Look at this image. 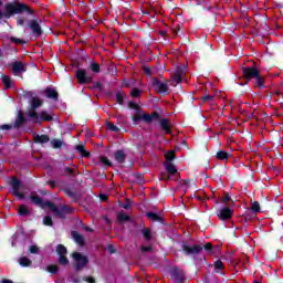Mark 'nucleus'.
<instances>
[{
	"label": "nucleus",
	"mask_w": 283,
	"mask_h": 283,
	"mask_svg": "<svg viewBox=\"0 0 283 283\" xmlns=\"http://www.w3.org/2000/svg\"><path fill=\"white\" fill-rule=\"evenodd\" d=\"M43 105V101L39 97H33L31 101V108L28 111V116L33 123H41V120H52V113L42 111L40 114L36 109Z\"/></svg>",
	"instance_id": "f257e3e1"
},
{
	"label": "nucleus",
	"mask_w": 283,
	"mask_h": 283,
	"mask_svg": "<svg viewBox=\"0 0 283 283\" xmlns=\"http://www.w3.org/2000/svg\"><path fill=\"white\" fill-rule=\"evenodd\" d=\"M30 199H31V202L33 205H36L38 207H42V208L43 207H49L55 213V216H59V218H65V213L71 212L70 208H67V206L56 207L52 202H43V199H41L36 195H31Z\"/></svg>",
	"instance_id": "f03ea898"
},
{
	"label": "nucleus",
	"mask_w": 283,
	"mask_h": 283,
	"mask_svg": "<svg viewBox=\"0 0 283 283\" xmlns=\"http://www.w3.org/2000/svg\"><path fill=\"white\" fill-rule=\"evenodd\" d=\"M23 10H25V6L23 4L9 3L6 6L4 12L0 11V19H10L12 14H20Z\"/></svg>",
	"instance_id": "7ed1b4c3"
},
{
	"label": "nucleus",
	"mask_w": 283,
	"mask_h": 283,
	"mask_svg": "<svg viewBox=\"0 0 283 283\" xmlns=\"http://www.w3.org/2000/svg\"><path fill=\"white\" fill-rule=\"evenodd\" d=\"M72 258L74 260V271H81L83 269H85V266H87V256L78 253V252H74L72 254Z\"/></svg>",
	"instance_id": "20e7f679"
},
{
	"label": "nucleus",
	"mask_w": 283,
	"mask_h": 283,
	"mask_svg": "<svg viewBox=\"0 0 283 283\" xmlns=\"http://www.w3.org/2000/svg\"><path fill=\"white\" fill-rule=\"evenodd\" d=\"M56 253L59 255V262L61 264H63L64 266L70 264L67 256H65L67 255V249L65 248V245H62V244L57 245Z\"/></svg>",
	"instance_id": "39448f33"
},
{
	"label": "nucleus",
	"mask_w": 283,
	"mask_h": 283,
	"mask_svg": "<svg viewBox=\"0 0 283 283\" xmlns=\"http://www.w3.org/2000/svg\"><path fill=\"white\" fill-rule=\"evenodd\" d=\"M11 187H12V193L13 196H17V198H20V200H23L25 196H23V192H20L19 189H22L23 186H21V181L17 178H12L11 180Z\"/></svg>",
	"instance_id": "423d86ee"
},
{
	"label": "nucleus",
	"mask_w": 283,
	"mask_h": 283,
	"mask_svg": "<svg viewBox=\"0 0 283 283\" xmlns=\"http://www.w3.org/2000/svg\"><path fill=\"white\" fill-rule=\"evenodd\" d=\"M76 78L81 85L85 83H92V75H90V73H87L85 70H77Z\"/></svg>",
	"instance_id": "0eeeda50"
},
{
	"label": "nucleus",
	"mask_w": 283,
	"mask_h": 283,
	"mask_svg": "<svg viewBox=\"0 0 283 283\" xmlns=\"http://www.w3.org/2000/svg\"><path fill=\"white\" fill-rule=\"evenodd\" d=\"M153 86L159 94H166V92L169 90L167 82H161L158 80L153 81Z\"/></svg>",
	"instance_id": "6e6552de"
},
{
	"label": "nucleus",
	"mask_w": 283,
	"mask_h": 283,
	"mask_svg": "<svg viewBox=\"0 0 283 283\" xmlns=\"http://www.w3.org/2000/svg\"><path fill=\"white\" fill-rule=\"evenodd\" d=\"M12 72L14 76H21L25 72V65L22 62H14L12 64Z\"/></svg>",
	"instance_id": "1a4fd4ad"
},
{
	"label": "nucleus",
	"mask_w": 283,
	"mask_h": 283,
	"mask_svg": "<svg viewBox=\"0 0 283 283\" xmlns=\"http://www.w3.org/2000/svg\"><path fill=\"white\" fill-rule=\"evenodd\" d=\"M243 75L245 76V78H249V81H251V78H258V76H260V71L253 67L243 69Z\"/></svg>",
	"instance_id": "9d476101"
},
{
	"label": "nucleus",
	"mask_w": 283,
	"mask_h": 283,
	"mask_svg": "<svg viewBox=\"0 0 283 283\" xmlns=\"http://www.w3.org/2000/svg\"><path fill=\"white\" fill-rule=\"evenodd\" d=\"M233 216V210L230 208H222L218 211V218L220 220H229Z\"/></svg>",
	"instance_id": "9b49d317"
},
{
	"label": "nucleus",
	"mask_w": 283,
	"mask_h": 283,
	"mask_svg": "<svg viewBox=\"0 0 283 283\" xmlns=\"http://www.w3.org/2000/svg\"><path fill=\"white\" fill-rule=\"evenodd\" d=\"M184 251L188 254V255H193V253H200V251H202V247L200 245H187L184 244Z\"/></svg>",
	"instance_id": "f8f14e48"
},
{
	"label": "nucleus",
	"mask_w": 283,
	"mask_h": 283,
	"mask_svg": "<svg viewBox=\"0 0 283 283\" xmlns=\"http://www.w3.org/2000/svg\"><path fill=\"white\" fill-rule=\"evenodd\" d=\"M30 29L32 30L35 36H41V25L35 20L30 22Z\"/></svg>",
	"instance_id": "ddd939ff"
},
{
	"label": "nucleus",
	"mask_w": 283,
	"mask_h": 283,
	"mask_svg": "<svg viewBox=\"0 0 283 283\" xmlns=\"http://www.w3.org/2000/svg\"><path fill=\"white\" fill-rule=\"evenodd\" d=\"M182 76H185V70L178 67L175 71V74L172 75V78H174L175 83H181L182 82Z\"/></svg>",
	"instance_id": "4468645a"
},
{
	"label": "nucleus",
	"mask_w": 283,
	"mask_h": 283,
	"mask_svg": "<svg viewBox=\"0 0 283 283\" xmlns=\"http://www.w3.org/2000/svg\"><path fill=\"white\" fill-rule=\"evenodd\" d=\"M34 140L35 143L43 145L45 143H50V137L48 135H35Z\"/></svg>",
	"instance_id": "2eb2a0df"
},
{
	"label": "nucleus",
	"mask_w": 283,
	"mask_h": 283,
	"mask_svg": "<svg viewBox=\"0 0 283 283\" xmlns=\"http://www.w3.org/2000/svg\"><path fill=\"white\" fill-rule=\"evenodd\" d=\"M160 125H161V129H164L166 134L171 133V124H169V120L161 119Z\"/></svg>",
	"instance_id": "dca6fc26"
},
{
	"label": "nucleus",
	"mask_w": 283,
	"mask_h": 283,
	"mask_svg": "<svg viewBox=\"0 0 283 283\" xmlns=\"http://www.w3.org/2000/svg\"><path fill=\"white\" fill-rule=\"evenodd\" d=\"M2 83L6 90H10V87H12L13 85L12 78H10V76L8 75H2Z\"/></svg>",
	"instance_id": "f3484780"
},
{
	"label": "nucleus",
	"mask_w": 283,
	"mask_h": 283,
	"mask_svg": "<svg viewBox=\"0 0 283 283\" xmlns=\"http://www.w3.org/2000/svg\"><path fill=\"white\" fill-rule=\"evenodd\" d=\"M166 170L168 171V174H170L171 176H174V174H177L178 169H176V166H174V164H171L170 161H167L165 164Z\"/></svg>",
	"instance_id": "a211bd4d"
},
{
	"label": "nucleus",
	"mask_w": 283,
	"mask_h": 283,
	"mask_svg": "<svg viewBox=\"0 0 283 283\" xmlns=\"http://www.w3.org/2000/svg\"><path fill=\"white\" fill-rule=\"evenodd\" d=\"M72 238L76 242V244H80V247H82V244L84 242L83 235L78 234V232H76V231H73L72 232Z\"/></svg>",
	"instance_id": "6ab92c4d"
},
{
	"label": "nucleus",
	"mask_w": 283,
	"mask_h": 283,
	"mask_svg": "<svg viewBox=\"0 0 283 283\" xmlns=\"http://www.w3.org/2000/svg\"><path fill=\"white\" fill-rule=\"evenodd\" d=\"M45 95L48 98H57L59 93H56V90H54V88H46Z\"/></svg>",
	"instance_id": "aec40b11"
},
{
	"label": "nucleus",
	"mask_w": 283,
	"mask_h": 283,
	"mask_svg": "<svg viewBox=\"0 0 283 283\" xmlns=\"http://www.w3.org/2000/svg\"><path fill=\"white\" fill-rule=\"evenodd\" d=\"M51 146L53 147V149H61L63 147V140L53 139L51 140Z\"/></svg>",
	"instance_id": "412c9836"
},
{
	"label": "nucleus",
	"mask_w": 283,
	"mask_h": 283,
	"mask_svg": "<svg viewBox=\"0 0 283 283\" xmlns=\"http://www.w3.org/2000/svg\"><path fill=\"white\" fill-rule=\"evenodd\" d=\"M23 123H25V116L23 115V113L19 112L15 119V125L17 127H19V125H23Z\"/></svg>",
	"instance_id": "4be33fe9"
},
{
	"label": "nucleus",
	"mask_w": 283,
	"mask_h": 283,
	"mask_svg": "<svg viewBox=\"0 0 283 283\" xmlns=\"http://www.w3.org/2000/svg\"><path fill=\"white\" fill-rule=\"evenodd\" d=\"M20 266H30L32 264V261L25 256H22L19 259Z\"/></svg>",
	"instance_id": "5701e85b"
},
{
	"label": "nucleus",
	"mask_w": 283,
	"mask_h": 283,
	"mask_svg": "<svg viewBox=\"0 0 283 283\" xmlns=\"http://www.w3.org/2000/svg\"><path fill=\"white\" fill-rule=\"evenodd\" d=\"M115 160H117V163H123V160H125V153H123V150L116 151Z\"/></svg>",
	"instance_id": "b1692460"
},
{
	"label": "nucleus",
	"mask_w": 283,
	"mask_h": 283,
	"mask_svg": "<svg viewBox=\"0 0 283 283\" xmlns=\"http://www.w3.org/2000/svg\"><path fill=\"white\" fill-rule=\"evenodd\" d=\"M217 158L219 160H228L229 159V154L223 151V150H220L217 153Z\"/></svg>",
	"instance_id": "393cba45"
},
{
	"label": "nucleus",
	"mask_w": 283,
	"mask_h": 283,
	"mask_svg": "<svg viewBox=\"0 0 283 283\" xmlns=\"http://www.w3.org/2000/svg\"><path fill=\"white\" fill-rule=\"evenodd\" d=\"M19 216H28L30 213V210L25 207V205L20 206L18 209Z\"/></svg>",
	"instance_id": "a878e982"
},
{
	"label": "nucleus",
	"mask_w": 283,
	"mask_h": 283,
	"mask_svg": "<svg viewBox=\"0 0 283 283\" xmlns=\"http://www.w3.org/2000/svg\"><path fill=\"white\" fill-rule=\"evenodd\" d=\"M106 129L108 132H119V128L116 125H114L112 122L106 123Z\"/></svg>",
	"instance_id": "bb28decb"
},
{
	"label": "nucleus",
	"mask_w": 283,
	"mask_h": 283,
	"mask_svg": "<svg viewBox=\"0 0 283 283\" xmlns=\"http://www.w3.org/2000/svg\"><path fill=\"white\" fill-rule=\"evenodd\" d=\"M165 156L167 163H171V160L176 159V153H174V150L168 151Z\"/></svg>",
	"instance_id": "cd10ccee"
},
{
	"label": "nucleus",
	"mask_w": 283,
	"mask_h": 283,
	"mask_svg": "<svg viewBox=\"0 0 283 283\" xmlns=\"http://www.w3.org/2000/svg\"><path fill=\"white\" fill-rule=\"evenodd\" d=\"M116 101L119 105H123V101H125V93H123V92L117 93Z\"/></svg>",
	"instance_id": "c85d7f7f"
},
{
	"label": "nucleus",
	"mask_w": 283,
	"mask_h": 283,
	"mask_svg": "<svg viewBox=\"0 0 283 283\" xmlns=\"http://www.w3.org/2000/svg\"><path fill=\"white\" fill-rule=\"evenodd\" d=\"M99 160H101L102 165H105V167H111L112 166V163L109 161V159H107V157L102 156L99 158Z\"/></svg>",
	"instance_id": "c756f323"
},
{
	"label": "nucleus",
	"mask_w": 283,
	"mask_h": 283,
	"mask_svg": "<svg viewBox=\"0 0 283 283\" xmlns=\"http://www.w3.org/2000/svg\"><path fill=\"white\" fill-rule=\"evenodd\" d=\"M77 151H80V154H82V156H90V154H87V151H85V146L83 145H78L76 146Z\"/></svg>",
	"instance_id": "7c9ffc66"
},
{
	"label": "nucleus",
	"mask_w": 283,
	"mask_h": 283,
	"mask_svg": "<svg viewBox=\"0 0 283 283\" xmlns=\"http://www.w3.org/2000/svg\"><path fill=\"white\" fill-rule=\"evenodd\" d=\"M91 70H92V72L98 73V72H101V66L98 64H96L95 62H92Z\"/></svg>",
	"instance_id": "2f4dec72"
},
{
	"label": "nucleus",
	"mask_w": 283,
	"mask_h": 283,
	"mask_svg": "<svg viewBox=\"0 0 283 283\" xmlns=\"http://www.w3.org/2000/svg\"><path fill=\"white\" fill-rule=\"evenodd\" d=\"M252 211H254V213H260V202L254 201L252 203Z\"/></svg>",
	"instance_id": "473e14b6"
},
{
	"label": "nucleus",
	"mask_w": 283,
	"mask_h": 283,
	"mask_svg": "<svg viewBox=\"0 0 283 283\" xmlns=\"http://www.w3.org/2000/svg\"><path fill=\"white\" fill-rule=\"evenodd\" d=\"M130 96H133V98H138V96H140V91H138V88H133L130 91Z\"/></svg>",
	"instance_id": "72a5a7b5"
},
{
	"label": "nucleus",
	"mask_w": 283,
	"mask_h": 283,
	"mask_svg": "<svg viewBox=\"0 0 283 283\" xmlns=\"http://www.w3.org/2000/svg\"><path fill=\"white\" fill-rule=\"evenodd\" d=\"M156 118V115H143V119L146 120V123H151Z\"/></svg>",
	"instance_id": "f704fd0d"
},
{
	"label": "nucleus",
	"mask_w": 283,
	"mask_h": 283,
	"mask_svg": "<svg viewBox=\"0 0 283 283\" xmlns=\"http://www.w3.org/2000/svg\"><path fill=\"white\" fill-rule=\"evenodd\" d=\"M118 220H119V222H125V220H129V217L123 212H119Z\"/></svg>",
	"instance_id": "c9c22d12"
},
{
	"label": "nucleus",
	"mask_w": 283,
	"mask_h": 283,
	"mask_svg": "<svg viewBox=\"0 0 283 283\" xmlns=\"http://www.w3.org/2000/svg\"><path fill=\"white\" fill-rule=\"evenodd\" d=\"M143 235L146 240H151V232L149 231V229H145L143 231Z\"/></svg>",
	"instance_id": "e433bc0d"
},
{
	"label": "nucleus",
	"mask_w": 283,
	"mask_h": 283,
	"mask_svg": "<svg viewBox=\"0 0 283 283\" xmlns=\"http://www.w3.org/2000/svg\"><path fill=\"white\" fill-rule=\"evenodd\" d=\"M43 224L46 227H52V218L51 217H44Z\"/></svg>",
	"instance_id": "4c0bfd02"
},
{
	"label": "nucleus",
	"mask_w": 283,
	"mask_h": 283,
	"mask_svg": "<svg viewBox=\"0 0 283 283\" xmlns=\"http://www.w3.org/2000/svg\"><path fill=\"white\" fill-rule=\"evenodd\" d=\"M46 271H49V273H56V271H59V266H56V265H49L46 268Z\"/></svg>",
	"instance_id": "58836bf2"
},
{
	"label": "nucleus",
	"mask_w": 283,
	"mask_h": 283,
	"mask_svg": "<svg viewBox=\"0 0 283 283\" xmlns=\"http://www.w3.org/2000/svg\"><path fill=\"white\" fill-rule=\"evenodd\" d=\"M147 218H149L150 220H160V218L158 217V214L154 213V212H148L147 213Z\"/></svg>",
	"instance_id": "ea45409f"
},
{
	"label": "nucleus",
	"mask_w": 283,
	"mask_h": 283,
	"mask_svg": "<svg viewBox=\"0 0 283 283\" xmlns=\"http://www.w3.org/2000/svg\"><path fill=\"white\" fill-rule=\"evenodd\" d=\"M29 251L30 253H39V248L36 245H31Z\"/></svg>",
	"instance_id": "a19ab883"
},
{
	"label": "nucleus",
	"mask_w": 283,
	"mask_h": 283,
	"mask_svg": "<svg viewBox=\"0 0 283 283\" xmlns=\"http://www.w3.org/2000/svg\"><path fill=\"white\" fill-rule=\"evenodd\" d=\"M128 107H129L130 109H138V104H136V103H134V102H129V103H128Z\"/></svg>",
	"instance_id": "79ce46f5"
},
{
	"label": "nucleus",
	"mask_w": 283,
	"mask_h": 283,
	"mask_svg": "<svg viewBox=\"0 0 283 283\" xmlns=\"http://www.w3.org/2000/svg\"><path fill=\"white\" fill-rule=\"evenodd\" d=\"M84 281L87 282V283H96V281L92 276L84 277Z\"/></svg>",
	"instance_id": "37998d69"
},
{
	"label": "nucleus",
	"mask_w": 283,
	"mask_h": 283,
	"mask_svg": "<svg viewBox=\"0 0 283 283\" xmlns=\"http://www.w3.org/2000/svg\"><path fill=\"white\" fill-rule=\"evenodd\" d=\"M222 266H223L222 261H217V262L214 263V268L218 269V270L222 269Z\"/></svg>",
	"instance_id": "c03bdc74"
},
{
	"label": "nucleus",
	"mask_w": 283,
	"mask_h": 283,
	"mask_svg": "<svg viewBox=\"0 0 283 283\" xmlns=\"http://www.w3.org/2000/svg\"><path fill=\"white\" fill-rule=\"evenodd\" d=\"M256 82H258V85L260 87H262V85H264V83L262 82V77H260V75H258V77H255Z\"/></svg>",
	"instance_id": "a18cd8bd"
},
{
	"label": "nucleus",
	"mask_w": 283,
	"mask_h": 283,
	"mask_svg": "<svg viewBox=\"0 0 283 283\" xmlns=\"http://www.w3.org/2000/svg\"><path fill=\"white\" fill-rule=\"evenodd\" d=\"M71 282L81 283V279H78V276H71Z\"/></svg>",
	"instance_id": "49530a36"
},
{
	"label": "nucleus",
	"mask_w": 283,
	"mask_h": 283,
	"mask_svg": "<svg viewBox=\"0 0 283 283\" xmlns=\"http://www.w3.org/2000/svg\"><path fill=\"white\" fill-rule=\"evenodd\" d=\"M17 23L18 25H23V23H25V20L23 18H18Z\"/></svg>",
	"instance_id": "de8ad7c7"
},
{
	"label": "nucleus",
	"mask_w": 283,
	"mask_h": 283,
	"mask_svg": "<svg viewBox=\"0 0 283 283\" xmlns=\"http://www.w3.org/2000/svg\"><path fill=\"white\" fill-rule=\"evenodd\" d=\"M160 180H169V177L167 174H161L160 175Z\"/></svg>",
	"instance_id": "09e8293b"
},
{
	"label": "nucleus",
	"mask_w": 283,
	"mask_h": 283,
	"mask_svg": "<svg viewBox=\"0 0 283 283\" xmlns=\"http://www.w3.org/2000/svg\"><path fill=\"white\" fill-rule=\"evenodd\" d=\"M145 74H151V69L144 66Z\"/></svg>",
	"instance_id": "8fccbe9b"
},
{
	"label": "nucleus",
	"mask_w": 283,
	"mask_h": 283,
	"mask_svg": "<svg viewBox=\"0 0 283 283\" xmlns=\"http://www.w3.org/2000/svg\"><path fill=\"white\" fill-rule=\"evenodd\" d=\"M229 200H231V197H229V195H226L223 198V202H229Z\"/></svg>",
	"instance_id": "3c124183"
},
{
	"label": "nucleus",
	"mask_w": 283,
	"mask_h": 283,
	"mask_svg": "<svg viewBox=\"0 0 283 283\" xmlns=\"http://www.w3.org/2000/svg\"><path fill=\"white\" fill-rule=\"evenodd\" d=\"M205 249H206V251H210V249H211V243H206V244H205Z\"/></svg>",
	"instance_id": "603ef678"
},
{
	"label": "nucleus",
	"mask_w": 283,
	"mask_h": 283,
	"mask_svg": "<svg viewBox=\"0 0 283 283\" xmlns=\"http://www.w3.org/2000/svg\"><path fill=\"white\" fill-rule=\"evenodd\" d=\"M142 251H151V248L150 247H143Z\"/></svg>",
	"instance_id": "864d4df0"
},
{
	"label": "nucleus",
	"mask_w": 283,
	"mask_h": 283,
	"mask_svg": "<svg viewBox=\"0 0 283 283\" xmlns=\"http://www.w3.org/2000/svg\"><path fill=\"white\" fill-rule=\"evenodd\" d=\"M211 98H213V97H211L209 95L203 96V101H210Z\"/></svg>",
	"instance_id": "5fc2aeb1"
},
{
	"label": "nucleus",
	"mask_w": 283,
	"mask_h": 283,
	"mask_svg": "<svg viewBox=\"0 0 283 283\" xmlns=\"http://www.w3.org/2000/svg\"><path fill=\"white\" fill-rule=\"evenodd\" d=\"M1 129H10V126L9 125H2Z\"/></svg>",
	"instance_id": "6e6d98bb"
},
{
	"label": "nucleus",
	"mask_w": 283,
	"mask_h": 283,
	"mask_svg": "<svg viewBox=\"0 0 283 283\" xmlns=\"http://www.w3.org/2000/svg\"><path fill=\"white\" fill-rule=\"evenodd\" d=\"M101 200H107V196L102 195V196H101Z\"/></svg>",
	"instance_id": "4d7b16f0"
},
{
	"label": "nucleus",
	"mask_w": 283,
	"mask_h": 283,
	"mask_svg": "<svg viewBox=\"0 0 283 283\" xmlns=\"http://www.w3.org/2000/svg\"><path fill=\"white\" fill-rule=\"evenodd\" d=\"M1 283H12V281H10V280H2Z\"/></svg>",
	"instance_id": "13d9d810"
},
{
	"label": "nucleus",
	"mask_w": 283,
	"mask_h": 283,
	"mask_svg": "<svg viewBox=\"0 0 283 283\" xmlns=\"http://www.w3.org/2000/svg\"><path fill=\"white\" fill-rule=\"evenodd\" d=\"M123 207L124 209H129V203H125Z\"/></svg>",
	"instance_id": "bf43d9fd"
},
{
	"label": "nucleus",
	"mask_w": 283,
	"mask_h": 283,
	"mask_svg": "<svg viewBox=\"0 0 283 283\" xmlns=\"http://www.w3.org/2000/svg\"><path fill=\"white\" fill-rule=\"evenodd\" d=\"M133 120H138V117L137 116L133 117Z\"/></svg>",
	"instance_id": "052dcab7"
},
{
	"label": "nucleus",
	"mask_w": 283,
	"mask_h": 283,
	"mask_svg": "<svg viewBox=\"0 0 283 283\" xmlns=\"http://www.w3.org/2000/svg\"><path fill=\"white\" fill-rule=\"evenodd\" d=\"M172 271H174V273H178V269H174Z\"/></svg>",
	"instance_id": "680f3d73"
},
{
	"label": "nucleus",
	"mask_w": 283,
	"mask_h": 283,
	"mask_svg": "<svg viewBox=\"0 0 283 283\" xmlns=\"http://www.w3.org/2000/svg\"><path fill=\"white\" fill-rule=\"evenodd\" d=\"M91 1V3H94V0H90Z\"/></svg>",
	"instance_id": "e2e57ef3"
}]
</instances>
